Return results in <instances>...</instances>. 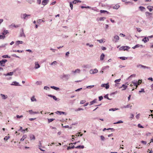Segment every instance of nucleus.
<instances>
[{"label": "nucleus", "mask_w": 153, "mask_h": 153, "mask_svg": "<svg viewBox=\"0 0 153 153\" xmlns=\"http://www.w3.org/2000/svg\"><path fill=\"white\" fill-rule=\"evenodd\" d=\"M30 15L27 14L26 13L22 14H21L20 17L21 18L23 19L27 20L29 16H30Z\"/></svg>", "instance_id": "nucleus-1"}, {"label": "nucleus", "mask_w": 153, "mask_h": 153, "mask_svg": "<svg viewBox=\"0 0 153 153\" xmlns=\"http://www.w3.org/2000/svg\"><path fill=\"white\" fill-rule=\"evenodd\" d=\"M137 68H143V69H150V67L146 66H144L143 65L141 64H137L136 66Z\"/></svg>", "instance_id": "nucleus-2"}, {"label": "nucleus", "mask_w": 153, "mask_h": 153, "mask_svg": "<svg viewBox=\"0 0 153 153\" xmlns=\"http://www.w3.org/2000/svg\"><path fill=\"white\" fill-rule=\"evenodd\" d=\"M142 82V80L139 79L138 81L134 80L132 81V83L134 85H139Z\"/></svg>", "instance_id": "nucleus-3"}, {"label": "nucleus", "mask_w": 153, "mask_h": 153, "mask_svg": "<svg viewBox=\"0 0 153 153\" xmlns=\"http://www.w3.org/2000/svg\"><path fill=\"white\" fill-rule=\"evenodd\" d=\"M130 48L128 46H122L120 48V50H124V51L127 50L128 49H129Z\"/></svg>", "instance_id": "nucleus-4"}, {"label": "nucleus", "mask_w": 153, "mask_h": 153, "mask_svg": "<svg viewBox=\"0 0 153 153\" xmlns=\"http://www.w3.org/2000/svg\"><path fill=\"white\" fill-rule=\"evenodd\" d=\"M7 62L6 59H3L0 61V65L1 66H4L5 63Z\"/></svg>", "instance_id": "nucleus-5"}, {"label": "nucleus", "mask_w": 153, "mask_h": 153, "mask_svg": "<svg viewBox=\"0 0 153 153\" xmlns=\"http://www.w3.org/2000/svg\"><path fill=\"white\" fill-rule=\"evenodd\" d=\"M119 39V36L117 35H115L114 36L113 40L115 42H118Z\"/></svg>", "instance_id": "nucleus-6"}, {"label": "nucleus", "mask_w": 153, "mask_h": 153, "mask_svg": "<svg viewBox=\"0 0 153 153\" xmlns=\"http://www.w3.org/2000/svg\"><path fill=\"white\" fill-rule=\"evenodd\" d=\"M101 86L102 87H105L106 89H108L109 87L108 83L106 84H102L101 85Z\"/></svg>", "instance_id": "nucleus-7"}, {"label": "nucleus", "mask_w": 153, "mask_h": 153, "mask_svg": "<svg viewBox=\"0 0 153 153\" xmlns=\"http://www.w3.org/2000/svg\"><path fill=\"white\" fill-rule=\"evenodd\" d=\"M22 32H20V37H22L24 36V37H25V35L24 33V30L23 28L21 29Z\"/></svg>", "instance_id": "nucleus-8"}, {"label": "nucleus", "mask_w": 153, "mask_h": 153, "mask_svg": "<svg viewBox=\"0 0 153 153\" xmlns=\"http://www.w3.org/2000/svg\"><path fill=\"white\" fill-rule=\"evenodd\" d=\"M56 113L57 114H59L60 115H61L62 114H65V115H66V113L63 111H57Z\"/></svg>", "instance_id": "nucleus-9"}, {"label": "nucleus", "mask_w": 153, "mask_h": 153, "mask_svg": "<svg viewBox=\"0 0 153 153\" xmlns=\"http://www.w3.org/2000/svg\"><path fill=\"white\" fill-rule=\"evenodd\" d=\"M80 72V70L79 69H77L74 71H72V73L74 74L79 73Z\"/></svg>", "instance_id": "nucleus-10"}, {"label": "nucleus", "mask_w": 153, "mask_h": 153, "mask_svg": "<svg viewBox=\"0 0 153 153\" xmlns=\"http://www.w3.org/2000/svg\"><path fill=\"white\" fill-rule=\"evenodd\" d=\"M48 96L52 98L54 100L56 101L57 100V98L55 96L52 95L51 94H49L48 95Z\"/></svg>", "instance_id": "nucleus-11"}, {"label": "nucleus", "mask_w": 153, "mask_h": 153, "mask_svg": "<svg viewBox=\"0 0 153 153\" xmlns=\"http://www.w3.org/2000/svg\"><path fill=\"white\" fill-rule=\"evenodd\" d=\"M97 99H95L93 100L90 102V104L89 105H92L94 104V103L97 102Z\"/></svg>", "instance_id": "nucleus-12"}, {"label": "nucleus", "mask_w": 153, "mask_h": 153, "mask_svg": "<svg viewBox=\"0 0 153 153\" xmlns=\"http://www.w3.org/2000/svg\"><path fill=\"white\" fill-rule=\"evenodd\" d=\"M143 45H140L139 44H137L135 46H134L132 48L133 49H135L137 48H139V47H141L142 48L143 47Z\"/></svg>", "instance_id": "nucleus-13"}, {"label": "nucleus", "mask_w": 153, "mask_h": 153, "mask_svg": "<svg viewBox=\"0 0 153 153\" xmlns=\"http://www.w3.org/2000/svg\"><path fill=\"white\" fill-rule=\"evenodd\" d=\"M13 72H10L8 73L7 74H4V75L5 76H12L13 75Z\"/></svg>", "instance_id": "nucleus-14"}, {"label": "nucleus", "mask_w": 153, "mask_h": 153, "mask_svg": "<svg viewBox=\"0 0 153 153\" xmlns=\"http://www.w3.org/2000/svg\"><path fill=\"white\" fill-rule=\"evenodd\" d=\"M13 83H14V84L12 83L10 84L11 85H16V86H20V85L19 84V83L18 82H17L16 81L13 82Z\"/></svg>", "instance_id": "nucleus-15"}, {"label": "nucleus", "mask_w": 153, "mask_h": 153, "mask_svg": "<svg viewBox=\"0 0 153 153\" xmlns=\"http://www.w3.org/2000/svg\"><path fill=\"white\" fill-rule=\"evenodd\" d=\"M32 102H36L37 101V100L36 98H35V96H33L30 98Z\"/></svg>", "instance_id": "nucleus-16"}, {"label": "nucleus", "mask_w": 153, "mask_h": 153, "mask_svg": "<svg viewBox=\"0 0 153 153\" xmlns=\"http://www.w3.org/2000/svg\"><path fill=\"white\" fill-rule=\"evenodd\" d=\"M40 67L38 63V62H36L35 63V69H37Z\"/></svg>", "instance_id": "nucleus-17"}, {"label": "nucleus", "mask_w": 153, "mask_h": 153, "mask_svg": "<svg viewBox=\"0 0 153 153\" xmlns=\"http://www.w3.org/2000/svg\"><path fill=\"white\" fill-rule=\"evenodd\" d=\"M8 31L7 30H4L2 33V34L3 36H5V35L7 34V33H8Z\"/></svg>", "instance_id": "nucleus-18"}, {"label": "nucleus", "mask_w": 153, "mask_h": 153, "mask_svg": "<svg viewBox=\"0 0 153 153\" xmlns=\"http://www.w3.org/2000/svg\"><path fill=\"white\" fill-rule=\"evenodd\" d=\"M30 137L31 140H34L35 139V137L34 135L32 134L30 135Z\"/></svg>", "instance_id": "nucleus-19"}, {"label": "nucleus", "mask_w": 153, "mask_h": 153, "mask_svg": "<svg viewBox=\"0 0 153 153\" xmlns=\"http://www.w3.org/2000/svg\"><path fill=\"white\" fill-rule=\"evenodd\" d=\"M149 40V38H146V37L142 39V41L144 42V43H146L147 41H148Z\"/></svg>", "instance_id": "nucleus-20"}, {"label": "nucleus", "mask_w": 153, "mask_h": 153, "mask_svg": "<svg viewBox=\"0 0 153 153\" xmlns=\"http://www.w3.org/2000/svg\"><path fill=\"white\" fill-rule=\"evenodd\" d=\"M51 88L56 91H58L59 90V88L57 87L54 86H51Z\"/></svg>", "instance_id": "nucleus-21"}, {"label": "nucleus", "mask_w": 153, "mask_h": 153, "mask_svg": "<svg viewBox=\"0 0 153 153\" xmlns=\"http://www.w3.org/2000/svg\"><path fill=\"white\" fill-rule=\"evenodd\" d=\"M1 96L2 99L4 100L6 99L7 97V95L5 96L4 95L2 94H1Z\"/></svg>", "instance_id": "nucleus-22"}, {"label": "nucleus", "mask_w": 153, "mask_h": 153, "mask_svg": "<svg viewBox=\"0 0 153 153\" xmlns=\"http://www.w3.org/2000/svg\"><path fill=\"white\" fill-rule=\"evenodd\" d=\"M105 57V55L104 53H102L100 57V59L101 60H103L104 58Z\"/></svg>", "instance_id": "nucleus-23"}, {"label": "nucleus", "mask_w": 153, "mask_h": 153, "mask_svg": "<svg viewBox=\"0 0 153 153\" xmlns=\"http://www.w3.org/2000/svg\"><path fill=\"white\" fill-rule=\"evenodd\" d=\"M23 42L22 41H18L16 42V44L17 45H18L19 44H23Z\"/></svg>", "instance_id": "nucleus-24"}, {"label": "nucleus", "mask_w": 153, "mask_h": 153, "mask_svg": "<svg viewBox=\"0 0 153 153\" xmlns=\"http://www.w3.org/2000/svg\"><path fill=\"white\" fill-rule=\"evenodd\" d=\"M120 7V6L119 4H117L114 6L113 8L114 9H117Z\"/></svg>", "instance_id": "nucleus-25"}, {"label": "nucleus", "mask_w": 153, "mask_h": 153, "mask_svg": "<svg viewBox=\"0 0 153 153\" xmlns=\"http://www.w3.org/2000/svg\"><path fill=\"white\" fill-rule=\"evenodd\" d=\"M27 135H24L21 139L20 141H23L24 139L26 137Z\"/></svg>", "instance_id": "nucleus-26"}, {"label": "nucleus", "mask_w": 153, "mask_h": 153, "mask_svg": "<svg viewBox=\"0 0 153 153\" xmlns=\"http://www.w3.org/2000/svg\"><path fill=\"white\" fill-rule=\"evenodd\" d=\"M81 1L79 0H75L73 2V3L74 4H76L78 2H81Z\"/></svg>", "instance_id": "nucleus-27"}, {"label": "nucleus", "mask_w": 153, "mask_h": 153, "mask_svg": "<svg viewBox=\"0 0 153 153\" xmlns=\"http://www.w3.org/2000/svg\"><path fill=\"white\" fill-rule=\"evenodd\" d=\"M109 68V66H104L102 68V70H105L106 69H108Z\"/></svg>", "instance_id": "nucleus-28"}, {"label": "nucleus", "mask_w": 153, "mask_h": 153, "mask_svg": "<svg viewBox=\"0 0 153 153\" xmlns=\"http://www.w3.org/2000/svg\"><path fill=\"white\" fill-rule=\"evenodd\" d=\"M48 1H42V4L44 6H45V5L47 4L48 3Z\"/></svg>", "instance_id": "nucleus-29"}, {"label": "nucleus", "mask_w": 153, "mask_h": 153, "mask_svg": "<svg viewBox=\"0 0 153 153\" xmlns=\"http://www.w3.org/2000/svg\"><path fill=\"white\" fill-rule=\"evenodd\" d=\"M76 149H83L84 148V146H78L75 147Z\"/></svg>", "instance_id": "nucleus-30"}, {"label": "nucleus", "mask_w": 153, "mask_h": 153, "mask_svg": "<svg viewBox=\"0 0 153 153\" xmlns=\"http://www.w3.org/2000/svg\"><path fill=\"white\" fill-rule=\"evenodd\" d=\"M105 40V39H102L100 40H97V41L98 42L100 43H101L102 42H104L105 41H104Z\"/></svg>", "instance_id": "nucleus-31"}, {"label": "nucleus", "mask_w": 153, "mask_h": 153, "mask_svg": "<svg viewBox=\"0 0 153 153\" xmlns=\"http://www.w3.org/2000/svg\"><path fill=\"white\" fill-rule=\"evenodd\" d=\"M11 26H12L13 27H18L20 26V25H15L14 24H12L11 25Z\"/></svg>", "instance_id": "nucleus-32"}, {"label": "nucleus", "mask_w": 153, "mask_h": 153, "mask_svg": "<svg viewBox=\"0 0 153 153\" xmlns=\"http://www.w3.org/2000/svg\"><path fill=\"white\" fill-rule=\"evenodd\" d=\"M147 8L149 10L150 12H151L152 10V7L150 6H149L147 7Z\"/></svg>", "instance_id": "nucleus-33"}, {"label": "nucleus", "mask_w": 153, "mask_h": 153, "mask_svg": "<svg viewBox=\"0 0 153 153\" xmlns=\"http://www.w3.org/2000/svg\"><path fill=\"white\" fill-rule=\"evenodd\" d=\"M74 147H75V146L74 145L72 146H68L67 148V149L68 150H69L71 149H74Z\"/></svg>", "instance_id": "nucleus-34"}, {"label": "nucleus", "mask_w": 153, "mask_h": 153, "mask_svg": "<svg viewBox=\"0 0 153 153\" xmlns=\"http://www.w3.org/2000/svg\"><path fill=\"white\" fill-rule=\"evenodd\" d=\"M139 9L141 11H143L145 9V8L144 7H142V6H140V7H139Z\"/></svg>", "instance_id": "nucleus-35"}, {"label": "nucleus", "mask_w": 153, "mask_h": 153, "mask_svg": "<svg viewBox=\"0 0 153 153\" xmlns=\"http://www.w3.org/2000/svg\"><path fill=\"white\" fill-rule=\"evenodd\" d=\"M119 109H118V108H110L109 109V111H115L116 110H118Z\"/></svg>", "instance_id": "nucleus-36"}, {"label": "nucleus", "mask_w": 153, "mask_h": 153, "mask_svg": "<svg viewBox=\"0 0 153 153\" xmlns=\"http://www.w3.org/2000/svg\"><path fill=\"white\" fill-rule=\"evenodd\" d=\"M100 12L101 13H106L107 14H109V13L106 11V10H100Z\"/></svg>", "instance_id": "nucleus-37"}, {"label": "nucleus", "mask_w": 153, "mask_h": 153, "mask_svg": "<svg viewBox=\"0 0 153 153\" xmlns=\"http://www.w3.org/2000/svg\"><path fill=\"white\" fill-rule=\"evenodd\" d=\"M106 19V18L105 17H100L99 18V20L100 21H103L104 19Z\"/></svg>", "instance_id": "nucleus-38"}, {"label": "nucleus", "mask_w": 153, "mask_h": 153, "mask_svg": "<svg viewBox=\"0 0 153 153\" xmlns=\"http://www.w3.org/2000/svg\"><path fill=\"white\" fill-rule=\"evenodd\" d=\"M23 51H24L23 50H15L13 51L14 52H19V53H22V52H23Z\"/></svg>", "instance_id": "nucleus-39"}, {"label": "nucleus", "mask_w": 153, "mask_h": 153, "mask_svg": "<svg viewBox=\"0 0 153 153\" xmlns=\"http://www.w3.org/2000/svg\"><path fill=\"white\" fill-rule=\"evenodd\" d=\"M131 105H130V104H128V105H127L124 106H123V108H128L129 107H130L131 108Z\"/></svg>", "instance_id": "nucleus-40"}, {"label": "nucleus", "mask_w": 153, "mask_h": 153, "mask_svg": "<svg viewBox=\"0 0 153 153\" xmlns=\"http://www.w3.org/2000/svg\"><path fill=\"white\" fill-rule=\"evenodd\" d=\"M2 57L3 58H10V56H8V55H3L2 56Z\"/></svg>", "instance_id": "nucleus-41"}, {"label": "nucleus", "mask_w": 153, "mask_h": 153, "mask_svg": "<svg viewBox=\"0 0 153 153\" xmlns=\"http://www.w3.org/2000/svg\"><path fill=\"white\" fill-rule=\"evenodd\" d=\"M104 97L105 98H106L108 100H111V99H110L108 97V94H107L106 95H105V96H104Z\"/></svg>", "instance_id": "nucleus-42"}, {"label": "nucleus", "mask_w": 153, "mask_h": 153, "mask_svg": "<svg viewBox=\"0 0 153 153\" xmlns=\"http://www.w3.org/2000/svg\"><path fill=\"white\" fill-rule=\"evenodd\" d=\"M36 85H41L42 82H41V81H37L36 82Z\"/></svg>", "instance_id": "nucleus-43"}, {"label": "nucleus", "mask_w": 153, "mask_h": 153, "mask_svg": "<svg viewBox=\"0 0 153 153\" xmlns=\"http://www.w3.org/2000/svg\"><path fill=\"white\" fill-rule=\"evenodd\" d=\"M87 46H89L90 47L92 48L93 46V45L92 44H90L89 43H87L86 44Z\"/></svg>", "instance_id": "nucleus-44"}, {"label": "nucleus", "mask_w": 153, "mask_h": 153, "mask_svg": "<svg viewBox=\"0 0 153 153\" xmlns=\"http://www.w3.org/2000/svg\"><path fill=\"white\" fill-rule=\"evenodd\" d=\"M120 59L122 60H125L127 59V57H119Z\"/></svg>", "instance_id": "nucleus-45"}, {"label": "nucleus", "mask_w": 153, "mask_h": 153, "mask_svg": "<svg viewBox=\"0 0 153 153\" xmlns=\"http://www.w3.org/2000/svg\"><path fill=\"white\" fill-rule=\"evenodd\" d=\"M123 123V122L121 120H119L117 122L114 123V124H119V123Z\"/></svg>", "instance_id": "nucleus-46"}, {"label": "nucleus", "mask_w": 153, "mask_h": 153, "mask_svg": "<svg viewBox=\"0 0 153 153\" xmlns=\"http://www.w3.org/2000/svg\"><path fill=\"white\" fill-rule=\"evenodd\" d=\"M10 137L9 136H5L4 138V140H5L7 141L9 139Z\"/></svg>", "instance_id": "nucleus-47"}, {"label": "nucleus", "mask_w": 153, "mask_h": 153, "mask_svg": "<svg viewBox=\"0 0 153 153\" xmlns=\"http://www.w3.org/2000/svg\"><path fill=\"white\" fill-rule=\"evenodd\" d=\"M55 120V119H48V123H50V122H52V121H53L54 120Z\"/></svg>", "instance_id": "nucleus-48"}, {"label": "nucleus", "mask_w": 153, "mask_h": 153, "mask_svg": "<svg viewBox=\"0 0 153 153\" xmlns=\"http://www.w3.org/2000/svg\"><path fill=\"white\" fill-rule=\"evenodd\" d=\"M93 71L94 72V74H95L96 73H97L98 71V70L97 69H96V68L94 69V70H93Z\"/></svg>", "instance_id": "nucleus-49"}, {"label": "nucleus", "mask_w": 153, "mask_h": 153, "mask_svg": "<svg viewBox=\"0 0 153 153\" xmlns=\"http://www.w3.org/2000/svg\"><path fill=\"white\" fill-rule=\"evenodd\" d=\"M113 130V131L114 130V129L113 128H109L108 129H106V128H104L103 129V131H105V130Z\"/></svg>", "instance_id": "nucleus-50"}, {"label": "nucleus", "mask_w": 153, "mask_h": 153, "mask_svg": "<svg viewBox=\"0 0 153 153\" xmlns=\"http://www.w3.org/2000/svg\"><path fill=\"white\" fill-rule=\"evenodd\" d=\"M5 38V36L3 35H0V39H4Z\"/></svg>", "instance_id": "nucleus-51"}, {"label": "nucleus", "mask_w": 153, "mask_h": 153, "mask_svg": "<svg viewBox=\"0 0 153 153\" xmlns=\"http://www.w3.org/2000/svg\"><path fill=\"white\" fill-rule=\"evenodd\" d=\"M57 63L56 61H54L53 62H52L51 63V65H53L54 64H56Z\"/></svg>", "instance_id": "nucleus-52"}, {"label": "nucleus", "mask_w": 153, "mask_h": 153, "mask_svg": "<svg viewBox=\"0 0 153 153\" xmlns=\"http://www.w3.org/2000/svg\"><path fill=\"white\" fill-rule=\"evenodd\" d=\"M16 117L17 118H21L23 117V115H16Z\"/></svg>", "instance_id": "nucleus-53"}, {"label": "nucleus", "mask_w": 153, "mask_h": 153, "mask_svg": "<svg viewBox=\"0 0 153 153\" xmlns=\"http://www.w3.org/2000/svg\"><path fill=\"white\" fill-rule=\"evenodd\" d=\"M94 86V85H89V86H87L86 88H92Z\"/></svg>", "instance_id": "nucleus-54"}, {"label": "nucleus", "mask_w": 153, "mask_h": 153, "mask_svg": "<svg viewBox=\"0 0 153 153\" xmlns=\"http://www.w3.org/2000/svg\"><path fill=\"white\" fill-rule=\"evenodd\" d=\"M44 88V89L46 90H49V88L47 86H45Z\"/></svg>", "instance_id": "nucleus-55"}, {"label": "nucleus", "mask_w": 153, "mask_h": 153, "mask_svg": "<svg viewBox=\"0 0 153 153\" xmlns=\"http://www.w3.org/2000/svg\"><path fill=\"white\" fill-rule=\"evenodd\" d=\"M85 102L86 101L85 100H82L80 101V103L81 104H83L85 103Z\"/></svg>", "instance_id": "nucleus-56"}, {"label": "nucleus", "mask_w": 153, "mask_h": 153, "mask_svg": "<svg viewBox=\"0 0 153 153\" xmlns=\"http://www.w3.org/2000/svg\"><path fill=\"white\" fill-rule=\"evenodd\" d=\"M100 137L101 138V139L102 140L104 141L105 140V138L102 135Z\"/></svg>", "instance_id": "nucleus-57"}, {"label": "nucleus", "mask_w": 153, "mask_h": 153, "mask_svg": "<svg viewBox=\"0 0 153 153\" xmlns=\"http://www.w3.org/2000/svg\"><path fill=\"white\" fill-rule=\"evenodd\" d=\"M137 126L138 127L141 128H144L143 127L141 126L140 124H139Z\"/></svg>", "instance_id": "nucleus-58"}, {"label": "nucleus", "mask_w": 153, "mask_h": 153, "mask_svg": "<svg viewBox=\"0 0 153 153\" xmlns=\"http://www.w3.org/2000/svg\"><path fill=\"white\" fill-rule=\"evenodd\" d=\"M70 7L71 8V10L72 9H73V4H72V3L71 2H70Z\"/></svg>", "instance_id": "nucleus-59"}, {"label": "nucleus", "mask_w": 153, "mask_h": 153, "mask_svg": "<svg viewBox=\"0 0 153 153\" xmlns=\"http://www.w3.org/2000/svg\"><path fill=\"white\" fill-rule=\"evenodd\" d=\"M121 87L123 88H126L127 87V86L126 85H125L123 84L122 85Z\"/></svg>", "instance_id": "nucleus-60"}, {"label": "nucleus", "mask_w": 153, "mask_h": 153, "mask_svg": "<svg viewBox=\"0 0 153 153\" xmlns=\"http://www.w3.org/2000/svg\"><path fill=\"white\" fill-rule=\"evenodd\" d=\"M83 109L82 108H79L77 110H75L76 111H78L80 110H83Z\"/></svg>", "instance_id": "nucleus-61"}, {"label": "nucleus", "mask_w": 153, "mask_h": 153, "mask_svg": "<svg viewBox=\"0 0 153 153\" xmlns=\"http://www.w3.org/2000/svg\"><path fill=\"white\" fill-rule=\"evenodd\" d=\"M141 142L144 145H146L147 143L146 142V141L143 140Z\"/></svg>", "instance_id": "nucleus-62"}, {"label": "nucleus", "mask_w": 153, "mask_h": 153, "mask_svg": "<svg viewBox=\"0 0 153 153\" xmlns=\"http://www.w3.org/2000/svg\"><path fill=\"white\" fill-rule=\"evenodd\" d=\"M120 80H121V79H116V80H115L114 82L115 83H117V82H120Z\"/></svg>", "instance_id": "nucleus-63"}, {"label": "nucleus", "mask_w": 153, "mask_h": 153, "mask_svg": "<svg viewBox=\"0 0 153 153\" xmlns=\"http://www.w3.org/2000/svg\"><path fill=\"white\" fill-rule=\"evenodd\" d=\"M99 101H101L103 99V97L102 96H100L99 97Z\"/></svg>", "instance_id": "nucleus-64"}]
</instances>
